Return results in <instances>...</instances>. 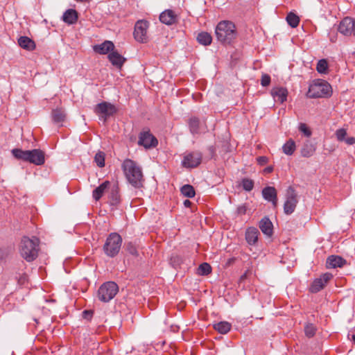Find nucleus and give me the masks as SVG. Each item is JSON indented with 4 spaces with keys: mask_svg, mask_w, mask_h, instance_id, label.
Masks as SVG:
<instances>
[{
    "mask_svg": "<svg viewBox=\"0 0 355 355\" xmlns=\"http://www.w3.org/2000/svg\"><path fill=\"white\" fill-rule=\"evenodd\" d=\"M121 168L128 182L135 188L143 187L144 182L141 168L130 159L123 161Z\"/></svg>",
    "mask_w": 355,
    "mask_h": 355,
    "instance_id": "nucleus-1",
    "label": "nucleus"
},
{
    "mask_svg": "<svg viewBox=\"0 0 355 355\" xmlns=\"http://www.w3.org/2000/svg\"><path fill=\"white\" fill-rule=\"evenodd\" d=\"M217 40L224 45L230 44L237 36L234 23L229 20H223L218 23L215 28Z\"/></svg>",
    "mask_w": 355,
    "mask_h": 355,
    "instance_id": "nucleus-2",
    "label": "nucleus"
},
{
    "mask_svg": "<svg viewBox=\"0 0 355 355\" xmlns=\"http://www.w3.org/2000/svg\"><path fill=\"white\" fill-rule=\"evenodd\" d=\"M39 244L40 240L37 238L24 236L19 245L21 256L28 262L34 261L38 256Z\"/></svg>",
    "mask_w": 355,
    "mask_h": 355,
    "instance_id": "nucleus-3",
    "label": "nucleus"
},
{
    "mask_svg": "<svg viewBox=\"0 0 355 355\" xmlns=\"http://www.w3.org/2000/svg\"><path fill=\"white\" fill-rule=\"evenodd\" d=\"M122 241V238L118 233H110L103 248L104 253L109 257H115L121 250Z\"/></svg>",
    "mask_w": 355,
    "mask_h": 355,
    "instance_id": "nucleus-4",
    "label": "nucleus"
},
{
    "mask_svg": "<svg viewBox=\"0 0 355 355\" xmlns=\"http://www.w3.org/2000/svg\"><path fill=\"white\" fill-rule=\"evenodd\" d=\"M332 93L331 85L325 80H318L309 86L307 96L309 98H327Z\"/></svg>",
    "mask_w": 355,
    "mask_h": 355,
    "instance_id": "nucleus-5",
    "label": "nucleus"
},
{
    "mask_svg": "<svg viewBox=\"0 0 355 355\" xmlns=\"http://www.w3.org/2000/svg\"><path fill=\"white\" fill-rule=\"evenodd\" d=\"M119 292V286L114 282H106L98 289L97 297L103 302H109Z\"/></svg>",
    "mask_w": 355,
    "mask_h": 355,
    "instance_id": "nucleus-6",
    "label": "nucleus"
},
{
    "mask_svg": "<svg viewBox=\"0 0 355 355\" xmlns=\"http://www.w3.org/2000/svg\"><path fill=\"white\" fill-rule=\"evenodd\" d=\"M297 202V194L295 190L292 187H289L286 190V201L284 205V213L287 215L293 213Z\"/></svg>",
    "mask_w": 355,
    "mask_h": 355,
    "instance_id": "nucleus-7",
    "label": "nucleus"
},
{
    "mask_svg": "<svg viewBox=\"0 0 355 355\" xmlns=\"http://www.w3.org/2000/svg\"><path fill=\"white\" fill-rule=\"evenodd\" d=\"M148 21L146 20H138L134 29V38L140 43H146L148 41L147 30L148 28Z\"/></svg>",
    "mask_w": 355,
    "mask_h": 355,
    "instance_id": "nucleus-8",
    "label": "nucleus"
},
{
    "mask_svg": "<svg viewBox=\"0 0 355 355\" xmlns=\"http://www.w3.org/2000/svg\"><path fill=\"white\" fill-rule=\"evenodd\" d=\"M202 158V154L199 151H193L184 156L182 165L184 168H192L198 166Z\"/></svg>",
    "mask_w": 355,
    "mask_h": 355,
    "instance_id": "nucleus-9",
    "label": "nucleus"
},
{
    "mask_svg": "<svg viewBox=\"0 0 355 355\" xmlns=\"http://www.w3.org/2000/svg\"><path fill=\"white\" fill-rule=\"evenodd\" d=\"M116 111L117 110L114 105L106 101L98 103L94 108V112L98 115L101 114V118L103 119L104 121H106L107 117L114 114Z\"/></svg>",
    "mask_w": 355,
    "mask_h": 355,
    "instance_id": "nucleus-10",
    "label": "nucleus"
},
{
    "mask_svg": "<svg viewBox=\"0 0 355 355\" xmlns=\"http://www.w3.org/2000/svg\"><path fill=\"white\" fill-rule=\"evenodd\" d=\"M138 144L146 149L155 148L158 144V141L149 130H144L140 132Z\"/></svg>",
    "mask_w": 355,
    "mask_h": 355,
    "instance_id": "nucleus-11",
    "label": "nucleus"
},
{
    "mask_svg": "<svg viewBox=\"0 0 355 355\" xmlns=\"http://www.w3.org/2000/svg\"><path fill=\"white\" fill-rule=\"evenodd\" d=\"M338 31L345 36H355V19L349 17H345L340 22Z\"/></svg>",
    "mask_w": 355,
    "mask_h": 355,
    "instance_id": "nucleus-12",
    "label": "nucleus"
},
{
    "mask_svg": "<svg viewBox=\"0 0 355 355\" xmlns=\"http://www.w3.org/2000/svg\"><path fill=\"white\" fill-rule=\"evenodd\" d=\"M332 278V275L330 273H324L319 278L315 279L311 284L309 291L311 293H316L321 291L328 282Z\"/></svg>",
    "mask_w": 355,
    "mask_h": 355,
    "instance_id": "nucleus-13",
    "label": "nucleus"
},
{
    "mask_svg": "<svg viewBox=\"0 0 355 355\" xmlns=\"http://www.w3.org/2000/svg\"><path fill=\"white\" fill-rule=\"evenodd\" d=\"M45 162L44 153L40 149L29 150L28 162L31 164L40 166Z\"/></svg>",
    "mask_w": 355,
    "mask_h": 355,
    "instance_id": "nucleus-14",
    "label": "nucleus"
},
{
    "mask_svg": "<svg viewBox=\"0 0 355 355\" xmlns=\"http://www.w3.org/2000/svg\"><path fill=\"white\" fill-rule=\"evenodd\" d=\"M262 196L263 198L270 202L274 207H276L277 205V192L276 189L274 187H266L262 190Z\"/></svg>",
    "mask_w": 355,
    "mask_h": 355,
    "instance_id": "nucleus-15",
    "label": "nucleus"
},
{
    "mask_svg": "<svg viewBox=\"0 0 355 355\" xmlns=\"http://www.w3.org/2000/svg\"><path fill=\"white\" fill-rule=\"evenodd\" d=\"M288 90L285 87H277L271 90V95L275 101L283 103L287 100Z\"/></svg>",
    "mask_w": 355,
    "mask_h": 355,
    "instance_id": "nucleus-16",
    "label": "nucleus"
},
{
    "mask_svg": "<svg viewBox=\"0 0 355 355\" xmlns=\"http://www.w3.org/2000/svg\"><path fill=\"white\" fill-rule=\"evenodd\" d=\"M114 49V44L112 42L105 40L100 44L94 46V51L99 54L105 55L111 53Z\"/></svg>",
    "mask_w": 355,
    "mask_h": 355,
    "instance_id": "nucleus-17",
    "label": "nucleus"
},
{
    "mask_svg": "<svg viewBox=\"0 0 355 355\" xmlns=\"http://www.w3.org/2000/svg\"><path fill=\"white\" fill-rule=\"evenodd\" d=\"M259 232L257 228L254 227H248L245 231V240L250 245H255L258 241Z\"/></svg>",
    "mask_w": 355,
    "mask_h": 355,
    "instance_id": "nucleus-18",
    "label": "nucleus"
},
{
    "mask_svg": "<svg viewBox=\"0 0 355 355\" xmlns=\"http://www.w3.org/2000/svg\"><path fill=\"white\" fill-rule=\"evenodd\" d=\"M107 58L112 64L118 69H121L126 61V58L114 51L110 53Z\"/></svg>",
    "mask_w": 355,
    "mask_h": 355,
    "instance_id": "nucleus-19",
    "label": "nucleus"
},
{
    "mask_svg": "<svg viewBox=\"0 0 355 355\" xmlns=\"http://www.w3.org/2000/svg\"><path fill=\"white\" fill-rule=\"evenodd\" d=\"M259 227L261 232L268 236H271L273 233V225L268 217H263L259 222Z\"/></svg>",
    "mask_w": 355,
    "mask_h": 355,
    "instance_id": "nucleus-20",
    "label": "nucleus"
},
{
    "mask_svg": "<svg viewBox=\"0 0 355 355\" xmlns=\"http://www.w3.org/2000/svg\"><path fill=\"white\" fill-rule=\"evenodd\" d=\"M177 16L172 10H166L159 15V20L166 25H171L176 21Z\"/></svg>",
    "mask_w": 355,
    "mask_h": 355,
    "instance_id": "nucleus-21",
    "label": "nucleus"
},
{
    "mask_svg": "<svg viewBox=\"0 0 355 355\" xmlns=\"http://www.w3.org/2000/svg\"><path fill=\"white\" fill-rule=\"evenodd\" d=\"M346 263V261L340 256L331 255L327 259V267L328 268H335L342 267Z\"/></svg>",
    "mask_w": 355,
    "mask_h": 355,
    "instance_id": "nucleus-22",
    "label": "nucleus"
},
{
    "mask_svg": "<svg viewBox=\"0 0 355 355\" xmlns=\"http://www.w3.org/2000/svg\"><path fill=\"white\" fill-rule=\"evenodd\" d=\"M78 19V14L74 9L67 10L63 15L62 20L68 24H74L76 23Z\"/></svg>",
    "mask_w": 355,
    "mask_h": 355,
    "instance_id": "nucleus-23",
    "label": "nucleus"
},
{
    "mask_svg": "<svg viewBox=\"0 0 355 355\" xmlns=\"http://www.w3.org/2000/svg\"><path fill=\"white\" fill-rule=\"evenodd\" d=\"M18 44L22 49L29 51H33L36 47L35 42L27 36L19 37Z\"/></svg>",
    "mask_w": 355,
    "mask_h": 355,
    "instance_id": "nucleus-24",
    "label": "nucleus"
},
{
    "mask_svg": "<svg viewBox=\"0 0 355 355\" xmlns=\"http://www.w3.org/2000/svg\"><path fill=\"white\" fill-rule=\"evenodd\" d=\"M316 147L310 141H306L304 143L300 153L303 157H310L315 152Z\"/></svg>",
    "mask_w": 355,
    "mask_h": 355,
    "instance_id": "nucleus-25",
    "label": "nucleus"
},
{
    "mask_svg": "<svg viewBox=\"0 0 355 355\" xmlns=\"http://www.w3.org/2000/svg\"><path fill=\"white\" fill-rule=\"evenodd\" d=\"M110 185V182L108 180L103 182L98 187H97L92 192V197L96 200L98 201L103 196L105 191L108 189Z\"/></svg>",
    "mask_w": 355,
    "mask_h": 355,
    "instance_id": "nucleus-26",
    "label": "nucleus"
},
{
    "mask_svg": "<svg viewBox=\"0 0 355 355\" xmlns=\"http://www.w3.org/2000/svg\"><path fill=\"white\" fill-rule=\"evenodd\" d=\"M51 117L55 123H60L65 120L66 114L62 109L56 108L52 110Z\"/></svg>",
    "mask_w": 355,
    "mask_h": 355,
    "instance_id": "nucleus-27",
    "label": "nucleus"
},
{
    "mask_svg": "<svg viewBox=\"0 0 355 355\" xmlns=\"http://www.w3.org/2000/svg\"><path fill=\"white\" fill-rule=\"evenodd\" d=\"M232 327V324L226 321H222L214 324V329L221 334H226L228 333Z\"/></svg>",
    "mask_w": 355,
    "mask_h": 355,
    "instance_id": "nucleus-28",
    "label": "nucleus"
},
{
    "mask_svg": "<svg viewBox=\"0 0 355 355\" xmlns=\"http://www.w3.org/2000/svg\"><path fill=\"white\" fill-rule=\"evenodd\" d=\"M13 157L18 159L24 162H28L29 150H24L21 148H14L11 150Z\"/></svg>",
    "mask_w": 355,
    "mask_h": 355,
    "instance_id": "nucleus-29",
    "label": "nucleus"
},
{
    "mask_svg": "<svg viewBox=\"0 0 355 355\" xmlns=\"http://www.w3.org/2000/svg\"><path fill=\"white\" fill-rule=\"evenodd\" d=\"M196 39L199 44L204 46L209 45L212 42L211 35L209 33L205 31L199 33Z\"/></svg>",
    "mask_w": 355,
    "mask_h": 355,
    "instance_id": "nucleus-30",
    "label": "nucleus"
},
{
    "mask_svg": "<svg viewBox=\"0 0 355 355\" xmlns=\"http://www.w3.org/2000/svg\"><path fill=\"white\" fill-rule=\"evenodd\" d=\"M109 199L112 205H117L120 201V195L118 186H114L110 193Z\"/></svg>",
    "mask_w": 355,
    "mask_h": 355,
    "instance_id": "nucleus-31",
    "label": "nucleus"
},
{
    "mask_svg": "<svg viewBox=\"0 0 355 355\" xmlns=\"http://www.w3.org/2000/svg\"><path fill=\"white\" fill-rule=\"evenodd\" d=\"M189 127L190 132L193 135L200 133V120L197 117H191L189 121Z\"/></svg>",
    "mask_w": 355,
    "mask_h": 355,
    "instance_id": "nucleus-32",
    "label": "nucleus"
},
{
    "mask_svg": "<svg viewBox=\"0 0 355 355\" xmlns=\"http://www.w3.org/2000/svg\"><path fill=\"white\" fill-rule=\"evenodd\" d=\"M295 148V143L293 139H289L282 146L283 152L287 155H293Z\"/></svg>",
    "mask_w": 355,
    "mask_h": 355,
    "instance_id": "nucleus-33",
    "label": "nucleus"
},
{
    "mask_svg": "<svg viewBox=\"0 0 355 355\" xmlns=\"http://www.w3.org/2000/svg\"><path fill=\"white\" fill-rule=\"evenodd\" d=\"M286 21L292 28H296L300 23V17L293 12H290L286 16Z\"/></svg>",
    "mask_w": 355,
    "mask_h": 355,
    "instance_id": "nucleus-34",
    "label": "nucleus"
},
{
    "mask_svg": "<svg viewBox=\"0 0 355 355\" xmlns=\"http://www.w3.org/2000/svg\"><path fill=\"white\" fill-rule=\"evenodd\" d=\"M181 193L187 198H193L195 196L196 192L193 186L185 184L181 188Z\"/></svg>",
    "mask_w": 355,
    "mask_h": 355,
    "instance_id": "nucleus-35",
    "label": "nucleus"
},
{
    "mask_svg": "<svg viewBox=\"0 0 355 355\" xmlns=\"http://www.w3.org/2000/svg\"><path fill=\"white\" fill-rule=\"evenodd\" d=\"M317 71L319 73H327L328 71V63L325 59L320 60L316 66Z\"/></svg>",
    "mask_w": 355,
    "mask_h": 355,
    "instance_id": "nucleus-36",
    "label": "nucleus"
},
{
    "mask_svg": "<svg viewBox=\"0 0 355 355\" xmlns=\"http://www.w3.org/2000/svg\"><path fill=\"white\" fill-rule=\"evenodd\" d=\"M198 271L200 275H207L211 272V267L207 263H202L199 266Z\"/></svg>",
    "mask_w": 355,
    "mask_h": 355,
    "instance_id": "nucleus-37",
    "label": "nucleus"
},
{
    "mask_svg": "<svg viewBox=\"0 0 355 355\" xmlns=\"http://www.w3.org/2000/svg\"><path fill=\"white\" fill-rule=\"evenodd\" d=\"M254 181L249 178H243L241 181L242 187L246 191H252L254 188Z\"/></svg>",
    "mask_w": 355,
    "mask_h": 355,
    "instance_id": "nucleus-38",
    "label": "nucleus"
},
{
    "mask_svg": "<svg viewBox=\"0 0 355 355\" xmlns=\"http://www.w3.org/2000/svg\"><path fill=\"white\" fill-rule=\"evenodd\" d=\"M316 327L311 323H308L304 327V333L305 335L309 338H312L314 336L316 332Z\"/></svg>",
    "mask_w": 355,
    "mask_h": 355,
    "instance_id": "nucleus-39",
    "label": "nucleus"
},
{
    "mask_svg": "<svg viewBox=\"0 0 355 355\" xmlns=\"http://www.w3.org/2000/svg\"><path fill=\"white\" fill-rule=\"evenodd\" d=\"M94 162L98 167H103L105 166V153L101 151L97 153L94 157Z\"/></svg>",
    "mask_w": 355,
    "mask_h": 355,
    "instance_id": "nucleus-40",
    "label": "nucleus"
},
{
    "mask_svg": "<svg viewBox=\"0 0 355 355\" xmlns=\"http://www.w3.org/2000/svg\"><path fill=\"white\" fill-rule=\"evenodd\" d=\"M125 248V250L131 255H132L134 257L139 256V252L137 249V247L132 242H129V243H126Z\"/></svg>",
    "mask_w": 355,
    "mask_h": 355,
    "instance_id": "nucleus-41",
    "label": "nucleus"
},
{
    "mask_svg": "<svg viewBox=\"0 0 355 355\" xmlns=\"http://www.w3.org/2000/svg\"><path fill=\"white\" fill-rule=\"evenodd\" d=\"M299 130L302 132L306 137H309L311 135V130L306 123H300L299 125Z\"/></svg>",
    "mask_w": 355,
    "mask_h": 355,
    "instance_id": "nucleus-42",
    "label": "nucleus"
},
{
    "mask_svg": "<svg viewBox=\"0 0 355 355\" xmlns=\"http://www.w3.org/2000/svg\"><path fill=\"white\" fill-rule=\"evenodd\" d=\"M270 80H271L270 76L268 74L263 73L261 76V85L263 87H267L270 85Z\"/></svg>",
    "mask_w": 355,
    "mask_h": 355,
    "instance_id": "nucleus-43",
    "label": "nucleus"
},
{
    "mask_svg": "<svg viewBox=\"0 0 355 355\" xmlns=\"http://www.w3.org/2000/svg\"><path fill=\"white\" fill-rule=\"evenodd\" d=\"M336 135L338 141H343L347 135V132L344 128H340L336 130Z\"/></svg>",
    "mask_w": 355,
    "mask_h": 355,
    "instance_id": "nucleus-44",
    "label": "nucleus"
},
{
    "mask_svg": "<svg viewBox=\"0 0 355 355\" xmlns=\"http://www.w3.org/2000/svg\"><path fill=\"white\" fill-rule=\"evenodd\" d=\"M83 318L87 320H91L92 317H93V314H94V311H92V310H85L83 311Z\"/></svg>",
    "mask_w": 355,
    "mask_h": 355,
    "instance_id": "nucleus-45",
    "label": "nucleus"
},
{
    "mask_svg": "<svg viewBox=\"0 0 355 355\" xmlns=\"http://www.w3.org/2000/svg\"><path fill=\"white\" fill-rule=\"evenodd\" d=\"M171 261L173 266L176 267L182 263V258L180 256L175 255L171 259Z\"/></svg>",
    "mask_w": 355,
    "mask_h": 355,
    "instance_id": "nucleus-46",
    "label": "nucleus"
},
{
    "mask_svg": "<svg viewBox=\"0 0 355 355\" xmlns=\"http://www.w3.org/2000/svg\"><path fill=\"white\" fill-rule=\"evenodd\" d=\"M257 162L259 165L263 166L268 163V158L266 156H259L257 158Z\"/></svg>",
    "mask_w": 355,
    "mask_h": 355,
    "instance_id": "nucleus-47",
    "label": "nucleus"
},
{
    "mask_svg": "<svg viewBox=\"0 0 355 355\" xmlns=\"http://www.w3.org/2000/svg\"><path fill=\"white\" fill-rule=\"evenodd\" d=\"M247 211V206L245 205H242L238 207L236 209V212L239 215H244Z\"/></svg>",
    "mask_w": 355,
    "mask_h": 355,
    "instance_id": "nucleus-48",
    "label": "nucleus"
},
{
    "mask_svg": "<svg viewBox=\"0 0 355 355\" xmlns=\"http://www.w3.org/2000/svg\"><path fill=\"white\" fill-rule=\"evenodd\" d=\"M8 255V251L5 248H0V260L3 259Z\"/></svg>",
    "mask_w": 355,
    "mask_h": 355,
    "instance_id": "nucleus-49",
    "label": "nucleus"
},
{
    "mask_svg": "<svg viewBox=\"0 0 355 355\" xmlns=\"http://www.w3.org/2000/svg\"><path fill=\"white\" fill-rule=\"evenodd\" d=\"M345 142L349 145H352L355 144V138L353 137H347L345 139Z\"/></svg>",
    "mask_w": 355,
    "mask_h": 355,
    "instance_id": "nucleus-50",
    "label": "nucleus"
},
{
    "mask_svg": "<svg viewBox=\"0 0 355 355\" xmlns=\"http://www.w3.org/2000/svg\"><path fill=\"white\" fill-rule=\"evenodd\" d=\"M273 171V167L272 166H267L264 168L263 172L265 173H270Z\"/></svg>",
    "mask_w": 355,
    "mask_h": 355,
    "instance_id": "nucleus-51",
    "label": "nucleus"
},
{
    "mask_svg": "<svg viewBox=\"0 0 355 355\" xmlns=\"http://www.w3.org/2000/svg\"><path fill=\"white\" fill-rule=\"evenodd\" d=\"M183 204L186 207H189L191 205L192 202L189 200H185Z\"/></svg>",
    "mask_w": 355,
    "mask_h": 355,
    "instance_id": "nucleus-52",
    "label": "nucleus"
},
{
    "mask_svg": "<svg viewBox=\"0 0 355 355\" xmlns=\"http://www.w3.org/2000/svg\"><path fill=\"white\" fill-rule=\"evenodd\" d=\"M352 340L354 343H355V334L352 336Z\"/></svg>",
    "mask_w": 355,
    "mask_h": 355,
    "instance_id": "nucleus-53",
    "label": "nucleus"
},
{
    "mask_svg": "<svg viewBox=\"0 0 355 355\" xmlns=\"http://www.w3.org/2000/svg\"><path fill=\"white\" fill-rule=\"evenodd\" d=\"M353 54L355 55V51L353 53Z\"/></svg>",
    "mask_w": 355,
    "mask_h": 355,
    "instance_id": "nucleus-54",
    "label": "nucleus"
}]
</instances>
